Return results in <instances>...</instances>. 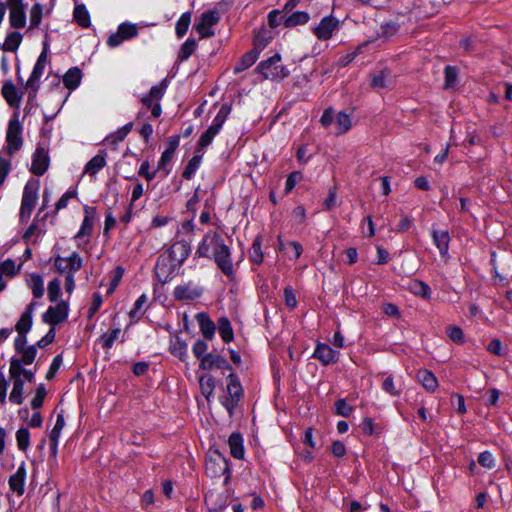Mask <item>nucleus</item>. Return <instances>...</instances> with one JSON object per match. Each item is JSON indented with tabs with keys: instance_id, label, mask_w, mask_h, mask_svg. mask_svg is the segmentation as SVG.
Segmentation results:
<instances>
[{
	"instance_id": "obj_52",
	"label": "nucleus",
	"mask_w": 512,
	"mask_h": 512,
	"mask_svg": "<svg viewBox=\"0 0 512 512\" xmlns=\"http://www.w3.org/2000/svg\"><path fill=\"white\" fill-rule=\"evenodd\" d=\"M42 12L43 8L41 4L35 3L32 6V8L30 9V25L28 28L29 30L37 28L40 25L42 19Z\"/></svg>"
},
{
	"instance_id": "obj_22",
	"label": "nucleus",
	"mask_w": 512,
	"mask_h": 512,
	"mask_svg": "<svg viewBox=\"0 0 512 512\" xmlns=\"http://www.w3.org/2000/svg\"><path fill=\"white\" fill-rule=\"evenodd\" d=\"M226 471H228L227 462L220 455L215 459L209 458L206 462V472L212 477L224 474Z\"/></svg>"
},
{
	"instance_id": "obj_56",
	"label": "nucleus",
	"mask_w": 512,
	"mask_h": 512,
	"mask_svg": "<svg viewBox=\"0 0 512 512\" xmlns=\"http://www.w3.org/2000/svg\"><path fill=\"white\" fill-rule=\"evenodd\" d=\"M17 446L21 451H26L30 444V433L27 428H20L16 432Z\"/></svg>"
},
{
	"instance_id": "obj_9",
	"label": "nucleus",
	"mask_w": 512,
	"mask_h": 512,
	"mask_svg": "<svg viewBox=\"0 0 512 512\" xmlns=\"http://www.w3.org/2000/svg\"><path fill=\"white\" fill-rule=\"evenodd\" d=\"M11 27L19 29L26 25V6L23 0H7Z\"/></svg>"
},
{
	"instance_id": "obj_25",
	"label": "nucleus",
	"mask_w": 512,
	"mask_h": 512,
	"mask_svg": "<svg viewBox=\"0 0 512 512\" xmlns=\"http://www.w3.org/2000/svg\"><path fill=\"white\" fill-rule=\"evenodd\" d=\"M196 320L199 324L203 336L207 340H212L215 333V324L213 321L205 313H198L196 315Z\"/></svg>"
},
{
	"instance_id": "obj_40",
	"label": "nucleus",
	"mask_w": 512,
	"mask_h": 512,
	"mask_svg": "<svg viewBox=\"0 0 512 512\" xmlns=\"http://www.w3.org/2000/svg\"><path fill=\"white\" fill-rule=\"evenodd\" d=\"M409 290L417 295V296H421L425 299H429L430 296H431V289L430 287L422 282V281H419V280H413L409 283Z\"/></svg>"
},
{
	"instance_id": "obj_37",
	"label": "nucleus",
	"mask_w": 512,
	"mask_h": 512,
	"mask_svg": "<svg viewBox=\"0 0 512 512\" xmlns=\"http://www.w3.org/2000/svg\"><path fill=\"white\" fill-rule=\"evenodd\" d=\"M173 295L178 300H193L199 297L200 293L187 285H181L175 287Z\"/></svg>"
},
{
	"instance_id": "obj_29",
	"label": "nucleus",
	"mask_w": 512,
	"mask_h": 512,
	"mask_svg": "<svg viewBox=\"0 0 512 512\" xmlns=\"http://www.w3.org/2000/svg\"><path fill=\"white\" fill-rule=\"evenodd\" d=\"M231 455L236 459L244 456L243 438L239 433H232L228 439Z\"/></svg>"
},
{
	"instance_id": "obj_10",
	"label": "nucleus",
	"mask_w": 512,
	"mask_h": 512,
	"mask_svg": "<svg viewBox=\"0 0 512 512\" xmlns=\"http://www.w3.org/2000/svg\"><path fill=\"white\" fill-rule=\"evenodd\" d=\"M339 27L340 22L337 18L326 16L322 18L320 23L313 29V32L319 40L325 41L330 39Z\"/></svg>"
},
{
	"instance_id": "obj_60",
	"label": "nucleus",
	"mask_w": 512,
	"mask_h": 512,
	"mask_svg": "<svg viewBox=\"0 0 512 512\" xmlns=\"http://www.w3.org/2000/svg\"><path fill=\"white\" fill-rule=\"evenodd\" d=\"M230 112H231L230 106H228L226 104L222 105L220 110L218 111L217 115L213 119V123L222 128V126H223L224 122L226 121Z\"/></svg>"
},
{
	"instance_id": "obj_64",
	"label": "nucleus",
	"mask_w": 512,
	"mask_h": 512,
	"mask_svg": "<svg viewBox=\"0 0 512 512\" xmlns=\"http://www.w3.org/2000/svg\"><path fill=\"white\" fill-rule=\"evenodd\" d=\"M41 231L39 230L36 223H32L23 235V239L27 242H35L40 236Z\"/></svg>"
},
{
	"instance_id": "obj_57",
	"label": "nucleus",
	"mask_w": 512,
	"mask_h": 512,
	"mask_svg": "<svg viewBox=\"0 0 512 512\" xmlns=\"http://www.w3.org/2000/svg\"><path fill=\"white\" fill-rule=\"evenodd\" d=\"M45 396H46L45 386L43 384H40L37 387L35 396L33 397L32 401H31L32 408L39 409L40 407H42Z\"/></svg>"
},
{
	"instance_id": "obj_2",
	"label": "nucleus",
	"mask_w": 512,
	"mask_h": 512,
	"mask_svg": "<svg viewBox=\"0 0 512 512\" xmlns=\"http://www.w3.org/2000/svg\"><path fill=\"white\" fill-rule=\"evenodd\" d=\"M256 70L265 78L280 80L289 75V70L281 64V56L275 54L267 60L261 61Z\"/></svg>"
},
{
	"instance_id": "obj_53",
	"label": "nucleus",
	"mask_w": 512,
	"mask_h": 512,
	"mask_svg": "<svg viewBox=\"0 0 512 512\" xmlns=\"http://www.w3.org/2000/svg\"><path fill=\"white\" fill-rule=\"evenodd\" d=\"M261 247H262L261 237L257 236L254 239L252 247L250 249V258L256 264H261L263 262V253H262Z\"/></svg>"
},
{
	"instance_id": "obj_13",
	"label": "nucleus",
	"mask_w": 512,
	"mask_h": 512,
	"mask_svg": "<svg viewBox=\"0 0 512 512\" xmlns=\"http://www.w3.org/2000/svg\"><path fill=\"white\" fill-rule=\"evenodd\" d=\"M138 34V28L135 24L122 23L119 25L118 30L115 34L109 36L107 44L110 47H117L124 40H129L136 37Z\"/></svg>"
},
{
	"instance_id": "obj_43",
	"label": "nucleus",
	"mask_w": 512,
	"mask_h": 512,
	"mask_svg": "<svg viewBox=\"0 0 512 512\" xmlns=\"http://www.w3.org/2000/svg\"><path fill=\"white\" fill-rule=\"evenodd\" d=\"M65 426V420H64V416L62 414H58L57 415V419H56V423L50 433V441H51V446L53 448V450L55 451L56 450V447H57V444H58V439L60 437V434H61V431L63 429V427Z\"/></svg>"
},
{
	"instance_id": "obj_18",
	"label": "nucleus",
	"mask_w": 512,
	"mask_h": 512,
	"mask_svg": "<svg viewBox=\"0 0 512 512\" xmlns=\"http://www.w3.org/2000/svg\"><path fill=\"white\" fill-rule=\"evenodd\" d=\"M431 236L433 239L434 245L439 250L440 255L445 258L448 254L449 243H450V235L447 230H441L432 228Z\"/></svg>"
},
{
	"instance_id": "obj_17",
	"label": "nucleus",
	"mask_w": 512,
	"mask_h": 512,
	"mask_svg": "<svg viewBox=\"0 0 512 512\" xmlns=\"http://www.w3.org/2000/svg\"><path fill=\"white\" fill-rule=\"evenodd\" d=\"M25 479L26 467L25 463L22 462L16 472L9 478V487L11 491L16 493L18 496L23 495L25 491Z\"/></svg>"
},
{
	"instance_id": "obj_6",
	"label": "nucleus",
	"mask_w": 512,
	"mask_h": 512,
	"mask_svg": "<svg viewBox=\"0 0 512 512\" xmlns=\"http://www.w3.org/2000/svg\"><path fill=\"white\" fill-rule=\"evenodd\" d=\"M220 20L218 11L208 10L202 13L199 22L194 26L201 39L214 36L212 27Z\"/></svg>"
},
{
	"instance_id": "obj_36",
	"label": "nucleus",
	"mask_w": 512,
	"mask_h": 512,
	"mask_svg": "<svg viewBox=\"0 0 512 512\" xmlns=\"http://www.w3.org/2000/svg\"><path fill=\"white\" fill-rule=\"evenodd\" d=\"M18 354H20V357H12L11 360H16L20 366L23 367V365H30L34 362L37 355V349L34 345H31Z\"/></svg>"
},
{
	"instance_id": "obj_19",
	"label": "nucleus",
	"mask_w": 512,
	"mask_h": 512,
	"mask_svg": "<svg viewBox=\"0 0 512 512\" xmlns=\"http://www.w3.org/2000/svg\"><path fill=\"white\" fill-rule=\"evenodd\" d=\"M191 251L190 245L185 241L175 242L169 249V256L173 262L181 265L189 256Z\"/></svg>"
},
{
	"instance_id": "obj_14",
	"label": "nucleus",
	"mask_w": 512,
	"mask_h": 512,
	"mask_svg": "<svg viewBox=\"0 0 512 512\" xmlns=\"http://www.w3.org/2000/svg\"><path fill=\"white\" fill-rule=\"evenodd\" d=\"M49 167L48 151L38 146L32 156L31 172L37 176L43 175Z\"/></svg>"
},
{
	"instance_id": "obj_46",
	"label": "nucleus",
	"mask_w": 512,
	"mask_h": 512,
	"mask_svg": "<svg viewBox=\"0 0 512 512\" xmlns=\"http://www.w3.org/2000/svg\"><path fill=\"white\" fill-rule=\"evenodd\" d=\"M74 19L83 28L89 27L90 16L83 4L77 5L74 9Z\"/></svg>"
},
{
	"instance_id": "obj_58",
	"label": "nucleus",
	"mask_w": 512,
	"mask_h": 512,
	"mask_svg": "<svg viewBox=\"0 0 512 512\" xmlns=\"http://www.w3.org/2000/svg\"><path fill=\"white\" fill-rule=\"evenodd\" d=\"M61 292V283L58 279H53L48 284V299L51 302L57 301Z\"/></svg>"
},
{
	"instance_id": "obj_62",
	"label": "nucleus",
	"mask_w": 512,
	"mask_h": 512,
	"mask_svg": "<svg viewBox=\"0 0 512 512\" xmlns=\"http://www.w3.org/2000/svg\"><path fill=\"white\" fill-rule=\"evenodd\" d=\"M336 413L343 417H348L352 411L353 407L346 403L345 399H339L335 403Z\"/></svg>"
},
{
	"instance_id": "obj_28",
	"label": "nucleus",
	"mask_w": 512,
	"mask_h": 512,
	"mask_svg": "<svg viewBox=\"0 0 512 512\" xmlns=\"http://www.w3.org/2000/svg\"><path fill=\"white\" fill-rule=\"evenodd\" d=\"M2 95L11 107H19L21 96L18 95L15 85L11 82H6L2 86Z\"/></svg>"
},
{
	"instance_id": "obj_41",
	"label": "nucleus",
	"mask_w": 512,
	"mask_h": 512,
	"mask_svg": "<svg viewBox=\"0 0 512 512\" xmlns=\"http://www.w3.org/2000/svg\"><path fill=\"white\" fill-rule=\"evenodd\" d=\"M218 330L224 342L228 343L233 340V329L228 318L222 317L219 319Z\"/></svg>"
},
{
	"instance_id": "obj_51",
	"label": "nucleus",
	"mask_w": 512,
	"mask_h": 512,
	"mask_svg": "<svg viewBox=\"0 0 512 512\" xmlns=\"http://www.w3.org/2000/svg\"><path fill=\"white\" fill-rule=\"evenodd\" d=\"M191 14L189 12L183 13L178 19L175 27L176 34L179 38L183 37L190 25Z\"/></svg>"
},
{
	"instance_id": "obj_24",
	"label": "nucleus",
	"mask_w": 512,
	"mask_h": 512,
	"mask_svg": "<svg viewBox=\"0 0 512 512\" xmlns=\"http://www.w3.org/2000/svg\"><path fill=\"white\" fill-rule=\"evenodd\" d=\"M21 265L16 266L14 260L6 259L5 261L0 263V291L4 290L6 283L3 281V277H13L15 276L19 270Z\"/></svg>"
},
{
	"instance_id": "obj_15",
	"label": "nucleus",
	"mask_w": 512,
	"mask_h": 512,
	"mask_svg": "<svg viewBox=\"0 0 512 512\" xmlns=\"http://www.w3.org/2000/svg\"><path fill=\"white\" fill-rule=\"evenodd\" d=\"M313 357L319 360L323 365H330L338 361L339 352L333 350L326 343H318L313 353Z\"/></svg>"
},
{
	"instance_id": "obj_47",
	"label": "nucleus",
	"mask_w": 512,
	"mask_h": 512,
	"mask_svg": "<svg viewBox=\"0 0 512 512\" xmlns=\"http://www.w3.org/2000/svg\"><path fill=\"white\" fill-rule=\"evenodd\" d=\"M309 19H310V16L307 12L297 11V12H294L292 15H290L285 20V26L286 27H294L297 25H302V24L307 23L309 21Z\"/></svg>"
},
{
	"instance_id": "obj_5",
	"label": "nucleus",
	"mask_w": 512,
	"mask_h": 512,
	"mask_svg": "<svg viewBox=\"0 0 512 512\" xmlns=\"http://www.w3.org/2000/svg\"><path fill=\"white\" fill-rule=\"evenodd\" d=\"M21 134L22 125L20 124L18 118L15 116L9 121L6 133V150L9 155H13L14 153L21 149L23 144Z\"/></svg>"
},
{
	"instance_id": "obj_8",
	"label": "nucleus",
	"mask_w": 512,
	"mask_h": 512,
	"mask_svg": "<svg viewBox=\"0 0 512 512\" xmlns=\"http://www.w3.org/2000/svg\"><path fill=\"white\" fill-rule=\"evenodd\" d=\"M69 306L66 301H60L54 306H50L47 311L43 314V322L56 326L59 323L64 322L68 317Z\"/></svg>"
},
{
	"instance_id": "obj_45",
	"label": "nucleus",
	"mask_w": 512,
	"mask_h": 512,
	"mask_svg": "<svg viewBox=\"0 0 512 512\" xmlns=\"http://www.w3.org/2000/svg\"><path fill=\"white\" fill-rule=\"evenodd\" d=\"M382 389L392 397H398L401 394V385H396L394 377L388 375L382 382Z\"/></svg>"
},
{
	"instance_id": "obj_31",
	"label": "nucleus",
	"mask_w": 512,
	"mask_h": 512,
	"mask_svg": "<svg viewBox=\"0 0 512 512\" xmlns=\"http://www.w3.org/2000/svg\"><path fill=\"white\" fill-rule=\"evenodd\" d=\"M220 130L221 127L212 122L208 129L201 135L197 144V151H200L205 147L209 146Z\"/></svg>"
},
{
	"instance_id": "obj_12",
	"label": "nucleus",
	"mask_w": 512,
	"mask_h": 512,
	"mask_svg": "<svg viewBox=\"0 0 512 512\" xmlns=\"http://www.w3.org/2000/svg\"><path fill=\"white\" fill-rule=\"evenodd\" d=\"M213 255L221 271L227 276H231L233 274V264L230 258V251L222 240H220L219 243H216V249L213 252Z\"/></svg>"
},
{
	"instance_id": "obj_7",
	"label": "nucleus",
	"mask_w": 512,
	"mask_h": 512,
	"mask_svg": "<svg viewBox=\"0 0 512 512\" xmlns=\"http://www.w3.org/2000/svg\"><path fill=\"white\" fill-rule=\"evenodd\" d=\"M19 363L16 360H10L9 376L13 379V388L9 395V400L17 405L23 402V378L19 377Z\"/></svg>"
},
{
	"instance_id": "obj_34",
	"label": "nucleus",
	"mask_w": 512,
	"mask_h": 512,
	"mask_svg": "<svg viewBox=\"0 0 512 512\" xmlns=\"http://www.w3.org/2000/svg\"><path fill=\"white\" fill-rule=\"evenodd\" d=\"M417 377L426 390L433 392L437 388V379L430 371L420 370Z\"/></svg>"
},
{
	"instance_id": "obj_39",
	"label": "nucleus",
	"mask_w": 512,
	"mask_h": 512,
	"mask_svg": "<svg viewBox=\"0 0 512 512\" xmlns=\"http://www.w3.org/2000/svg\"><path fill=\"white\" fill-rule=\"evenodd\" d=\"M334 122L337 134H344L352 127L350 115L345 112L337 113Z\"/></svg>"
},
{
	"instance_id": "obj_20",
	"label": "nucleus",
	"mask_w": 512,
	"mask_h": 512,
	"mask_svg": "<svg viewBox=\"0 0 512 512\" xmlns=\"http://www.w3.org/2000/svg\"><path fill=\"white\" fill-rule=\"evenodd\" d=\"M36 303L31 302L26 311L21 315L19 321L17 322L15 328L18 334H27L32 326V314L35 309Z\"/></svg>"
},
{
	"instance_id": "obj_63",
	"label": "nucleus",
	"mask_w": 512,
	"mask_h": 512,
	"mask_svg": "<svg viewBox=\"0 0 512 512\" xmlns=\"http://www.w3.org/2000/svg\"><path fill=\"white\" fill-rule=\"evenodd\" d=\"M478 463L485 468L491 469L495 466V459L490 452L484 451L478 456Z\"/></svg>"
},
{
	"instance_id": "obj_33",
	"label": "nucleus",
	"mask_w": 512,
	"mask_h": 512,
	"mask_svg": "<svg viewBox=\"0 0 512 512\" xmlns=\"http://www.w3.org/2000/svg\"><path fill=\"white\" fill-rule=\"evenodd\" d=\"M199 385L203 396L206 398L207 401H210V397L213 395L215 389L214 377L211 375L200 376Z\"/></svg>"
},
{
	"instance_id": "obj_23",
	"label": "nucleus",
	"mask_w": 512,
	"mask_h": 512,
	"mask_svg": "<svg viewBox=\"0 0 512 512\" xmlns=\"http://www.w3.org/2000/svg\"><path fill=\"white\" fill-rule=\"evenodd\" d=\"M219 242H220V238L216 234L205 235L196 251V254L199 257H208L211 252V249H212V252H214L216 249V243H219Z\"/></svg>"
},
{
	"instance_id": "obj_16",
	"label": "nucleus",
	"mask_w": 512,
	"mask_h": 512,
	"mask_svg": "<svg viewBox=\"0 0 512 512\" xmlns=\"http://www.w3.org/2000/svg\"><path fill=\"white\" fill-rule=\"evenodd\" d=\"M199 367L203 370H229L231 368L228 361L222 356L214 353H207L202 357Z\"/></svg>"
},
{
	"instance_id": "obj_30",
	"label": "nucleus",
	"mask_w": 512,
	"mask_h": 512,
	"mask_svg": "<svg viewBox=\"0 0 512 512\" xmlns=\"http://www.w3.org/2000/svg\"><path fill=\"white\" fill-rule=\"evenodd\" d=\"M82 78L81 70L77 67L70 68L63 76V83L68 89H76Z\"/></svg>"
},
{
	"instance_id": "obj_3",
	"label": "nucleus",
	"mask_w": 512,
	"mask_h": 512,
	"mask_svg": "<svg viewBox=\"0 0 512 512\" xmlns=\"http://www.w3.org/2000/svg\"><path fill=\"white\" fill-rule=\"evenodd\" d=\"M38 199V183L27 182L22 195L19 218L21 222H27Z\"/></svg>"
},
{
	"instance_id": "obj_61",
	"label": "nucleus",
	"mask_w": 512,
	"mask_h": 512,
	"mask_svg": "<svg viewBox=\"0 0 512 512\" xmlns=\"http://www.w3.org/2000/svg\"><path fill=\"white\" fill-rule=\"evenodd\" d=\"M457 80V70L455 67L447 66L445 68V88H451L455 85Z\"/></svg>"
},
{
	"instance_id": "obj_48",
	"label": "nucleus",
	"mask_w": 512,
	"mask_h": 512,
	"mask_svg": "<svg viewBox=\"0 0 512 512\" xmlns=\"http://www.w3.org/2000/svg\"><path fill=\"white\" fill-rule=\"evenodd\" d=\"M44 69L45 67L41 66V64H35L33 71L26 83V88L33 89V97H35L37 91V86H35V84L43 75Z\"/></svg>"
},
{
	"instance_id": "obj_50",
	"label": "nucleus",
	"mask_w": 512,
	"mask_h": 512,
	"mask_svg": "<svg viewBox=\"0 0 512 512\" xmlns=\"http://www.w3.org/2000/svg\"><path fill=\"white\" fill-rule=\"evenodd\" d=\"M120 334V328H114L110 332L103 334L100 337V342L102 343L103 348L109 350L113 346L114 342L119 338Z\"/></svg>"
},
{
	"instance_id": "obj_21",
	"label": "nucleus",
	"mask_w": 512,
	"mask_h": 512,
	"mask_svg": "<svg viewBox=\"0 0 512 512\" xmlns=\"http://www.w3.org/2000/svg\"><path fill=\"white\" fill-rule=\"evenodd\" d=\"M394 85L395 79L388 70H383L375 74L371 82V86L374 89L392 88Z\"/></svg>"
},
{
	"instance_id": "obj_32",
	"label": "nucleus",
	"mask_w": 512,
	"mask_h": 512,
	"mask_svg": "<svg viewBox=\"0 0 512 512\" xmlns=\"http://www.w3.org/2000/svg\"><path fill=\"white\" fill-rule=\"evenodd\" d=\"M22 41V35L19 32H10L7 34L4 43L1 46L3 51L15 52L20 46Z\"/></svg>"
},
{
	"instance_id": "obj_1",
	"label": "nucleus",
	"mask_w": 512,
	"mask_h": 512,
	"mask_svg": "<svg viewBox=\"0 0 512 512\" xmlns=\"http://www.w3.org/2000/svg\"><path fill=\"white\" fill-rule=\"evenodd\" d=\"M226 381V390L228 396L223 397L221 399V403L227 410L229 416L232 417L234 415L235 408L243 396V388L237 375L234 373L229 374L226 378Z\"/></svg>"
},
{
	"instance_id": "obj_11",
	"label": "nucleus",
	"mask_w": 512,
	"mask_h": 512,
	"mask_svg": "<svg viewBox=\"0 0 512 512\" xmlns=\"http://www.w3.org/2000/svg\"><path fill=\"white\" fill-rule=\"evenodd\" d=\"M83 261L77 252H73L69 257L58 256L55 258V268L59 273H75L82 267Z\"/></svg>"
},
{
	"instance_id": "obj_59",
	"label": "nucleus",
	"mask_w": 512,
	"mask_h": 512,
	"mask_svg": "<svg viewBox=\"0 0 512 512\" xmlns=\"http://www.w3.org/2000/svg\"><path fill=\"white\" fill-rule=\"evenodd\" d=\"M447 334L449 336V338L457 343V344H461L464 342V334H463V331L460 327L458 326H450L447 328Z\"/></svg>"
},
{
	"instance_id": "obj_44",
	"label": "nucleus",
	"mask_w": 512,
	"mask_h": 512,
	"mask_svg": "<svg viewBox=\"0 0 512 512\" xmlns=\"http://www.w3.org/2000/svg\"><path fill=\"white\" fill-rule=\"evenodd\" d=\"M197 48V42L189 38L187 39L181 46L179 53H178V60L179 61H186L196 50Z\"/></svg>"
},
{
	"instance_id": "obj_27",
	"label": "nucleus",
	"mask_w": 512,
	"mask_h": 512,
	"mask_svg": "<svg viewBox=\"0 0 512 512\" xmlns=\"http://www.w3.org/2000/svg\"><path fill=\"white\" fill-rule=\"evenodd\" d=\"M258 57L259 52L256 49L248 51L241 57L240 61L235 65L233 73L238 74L248 69L257 61Z\"/></svg>"
},
{
	"instance_id": "obj_49",
	"label": "nucleus",
	"mask_w": 512,
	"mask_h": 512,
	"mask_svg": "<svg viewBox=\"0 0 512 512\" xmlns=\"http://www.w3.org/2000/svg\"><path fill=\"white\" fill-rule=\"evenodd\" d=\"M201 161L202 155H194L188 162L187 166L185 167L182 174L183 177L187 180L191 179L194 176L197 169L199 168Z\"/></svg>"
},
{
	"instance_id": "obj_54",
	"label": "nucleus",
	"mask_w": 512,
	"mask_h": 512,
	"mask_svg": "<svg viewBox=\"0 0 512 512\" xmlns=\"http://www.w3.org/2000/svg\"><path fill=\"white\" fill-rule=\"evenodd\" d=\"M29 285L35 298H41L44 295V283L40 275H32Z\"/></svg>"
},
{
	"instance_id": "obj_55",
	"label": "nucleus",
	"mask_w": 512,
	"mask_h": 512,
	"mask_svg": "<svg viewBox=\"0 0 512 512\" xmlns=\"http://www.w3.org/2000/svg\"><path fill=\"white\" fill-rule=\"evenodd\" d=\"M93 221H94L93 216L86 209V215L84 217V220L82 222L79 232L75 235V238H81L83 236L90 235L93 230Z\"/></svg>"
},
{
	"instance_id": "obj_42",
	"label": "nucleus",
	"mask_w": 512,
	"mask_h": 512,
	"mask_svg": "<svg viewBox=\"0 0 512 512\" xmlns=\"http://www.w3.org/2000/svg\"><path fill=\"white\" fill-rule=\"evenodd\" d=\"M187 347V343L177 337L170 345V352L183 361L187 357Z\"/></svg>"
},
{
	"instance_id": "obj_38",
	"label": "nucleus",
	"mask_w": 512,
	"mask_h": 512,
	"mask_svg": "<svg viewBox=\"0 0 512 512\" xmlns=\"http://www.w3.org/2000/svg\"><path fill=\"white\" fill-rule=\"evenodd\" d=\"M172 149H166L157 164L156 171L162 172L163 177H166L171 171V162L173 159Z\"/></svg>"
},
{
	"instance_id": "obj_26",
	"label": "nucleus",
	"mask_w": 512,
	"mask_h": 512,
	"mask_svg": "<svg viewBox=\"0 0 512 512\" xmlns=\"http://www.w3.org/2000/svg\"><path fill=\"white\" fill-rule=\"evenodd\" d=\"M105 154H97L95 155L84 168V175H88L91 178H94L95 175L106 165Z\"/></svg>"
},
{
	"instance_id": "obj_35",
	"label": "nucleus",
	"mask_w": 512,
	"mask_h": 512,
	"mask_svg": "<svg viewBox=\"0 0 512 512\" xmlns=\"http://www.w3.org/2000/svg\"><path fill=\"white\" fill-rule=\"evenodd\" d=\"M279 249L287 254L289 258L298 259L302 253V246L298 242L283 243L279 238Z\"/></svg>"
},
{
	"instance_id": "obj_4",
	"label": "nucleus",
	"mask_w": 512,
	"mask_h": 512,
	"mask_svg": "<svg viewBox=\"0 0 512 512\" xmlns=\"http://www.w3.org/2000/svg\"><path fill=\"white\" fill-rule=\"evenodd\" d=\"M167 88V85L165 83V80L161 83L153 86L150 89V92L148 95L143 96L141 98L142 104L147 108L151 109V114L154 118L160 117L162 113L160 100L164 96L165 90Z\"/></svg>"
}]
</instances>
